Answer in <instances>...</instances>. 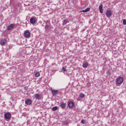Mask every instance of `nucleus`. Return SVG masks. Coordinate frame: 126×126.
I'll use <instances>...</instances> for the list:
<instances>
[{"mask_svg": "<svg viewBox=\"0 0 126 126\" xmlns=\"http://www.w3.org/2000/svg\"><path fill=\"white\" fill-rule=\"evenodd\" d=\"M25 102L27 104L30 105L31 104L32 101L31 99H28L25 101Z\"/></svg>", "mask_w": 126, "mask_h": 126, "instance_id": "8", "label": "nucleus"}, {"mask_svg": "<svg viewBox=\"0 0 126 126\" xmlns=\"http://www.w3.org/2000/svg\"><path fill=\"white\" fill-rule=\"evenodd\" d=\"M24 35L26 38H28L30 36V32L28 30H26L25 31Z\"/></svg>", "mask_w": 126, "mask_h": 126, "instance_id": "2", "label": "nucleus"}, {"mask_svg": "<svg viewBox=\"0 0 126 126\" xmlns=\"http://www.w3.org/2000/svg\"><path fill=\"white\" fill-rule=\"evenodd\" d=\"M81 123L82 124H84L85 123V120H82L81 121Z\"/></svg>", "mask_w": 126, "mask_h": 126, "instance_id": "22", "label": "nucleus"}, {"mask_svg": "<svg viewBox=\"0 0 126 126\" xmlns=\"http://www.w3.org/2000/svg\"><path fill=\"white\" fill-rule=\"evenodd\" d=\"M15 26V25L14 24H11L9 26L7 27V29L8 30H9L12 29Z\"/></svg>", "mask_w": 126, "mask_h": 126, "instance_id": "11", "label": "nucleus"}, {"mask_svg": "<svg viewBox=\"0 0 126 126\" xmlns=\"http://www.w3.org/2000/svg\"><path fill=\"white\" fill-rule=\"evenodd\" d=\"M51 91L52 95L53 96L56 95L58 93V91L57 90H52Z\"/></svg>", "mask_w": 126, "mask_h": 126, "instance_id": "7", "label": "nucleus"}, {"mask_svg": "<svg viewBox=\"0 0 126 126\" xmlns=\"http://www.w3.org/2000/svg\"><path fill=\"white\" fill-rule=\"evenodd\" d=\"M6 43V40L5 39H3L0 42V44L1 46H3L5 45Z\"/></svg>", "mask_w": 126, "mask_h": 126, "instance_id": "6", "label": "nucleus"}, {"mask_svg": "<svg viewBox=\"0 0 126 126\" xmlns=\"http://www.w3.org/2000/svg\"><path fill=\"white\" fill-rule=\"evenodd\" d=\"M60 106L63 109L65 107V104L64 103L61 104Z\"/></svg>", "mask_w": 126, "mask_h": 126, "instance_id": "17", "label": "nucleus"}, {"mask_svg": "<svg viewBox=\"0 0 126 126\" xmlns=\"http://www.w3.org/2000/svg\"><path fill=\"white\" fill-rule=\"evenodd\" d=\"M90 10V8L88 7L85 10L81 11H80V12H86L89 11Z\"/></svg>", "mask_w": 126, "mask_h": 126, "instance_id": "14", "label": "nucleus"}, {"mask_svg": "<svg viewBox=\"0 0 126 126\" xmlns=\"http://www.w3.org/2000/svg\"><path fill=\"white\" fill-rule=\"evenodd\" d=\"M30 21L31 23L33 24L36 22V20L34 18L32 17L30 19Z\"/></svg>", "mask_w": 126, "mask_h": 126, "instance_id": "10", "label": "nucleus"}, {"mask_svg": "<svg viewBox=\"0 0 126 126\" xmlns=\"http://www.w3.org/2000/svg\"><path fill=\"white\" fill-rule=\"evenodd\" d=\"M34 96L36 99L39 100L40 98V96L39 94H37L35 95Z\"/></svg>", "mask_w": 126, "mask_h": 126, "instance_id": "12", "label": "nucleus"}, {"mask_svg": "<svg viewBox=\"0 0 126 126\" xmlns=\"http://www.w3.org/2000/svg\"><path fill=\"white\" fill-rule=\"evenodd\" d=\"M103 6L102 4H101L99 6V9L100 13H102L103 12L102 9Z\"/></svg>", "mask_w": 126, "mask_h": 126, "instance_id": "9", "label": "nucleus"}, {"mask_svg": "<svg viewBox=\"0 0 126 126\" xmlns=\"http://www.w3.org/2000/svg\"><path fill=\"white\" fill-rule=\"evenodd\" d=\"M68 107L70 108H72L74 106V103L71 101H69L68 103Z\"/></svg>", "mask_w": 126, "mask_h": 126, "instance_id": "3", "label": "nucleus"}, {"mask_svg": "<svg viewBox=\"0 0 126 126\" xmlns=\"http://www.w3.org/2000/svg\"><path fill=\"white\" fill-rule=\"evenodd\" d=\"M123 79L122 77H118L116 81V84H121L123 82Z\"/></svg>", "mask_w": 126, "mask_h": 126, "instance_id": "1", "label": "nucleus"}, {"mask_svg": "<svg viewBox=\"0 0 126 126\" xmlns=\"http://www.w3.org/2000/svg\"><path fill=\"white\" fill-rule=\"evenodd\" d=\"M48 23L47 21L46 22V25H45V29L46 30H47V29L49 28L50 27V25L48 23V24L47 23Z\"/></svg>", "mask_w": 126, "mask_h": 126, "instance_id": "13", "label": "nucleus"}, {"mask_svg": "<svg viewBox=\"0 0 126 126\" xmlns=\"http://www.w3.org/2000/svg\"><path fill=\"white\" fill-rule=\"evenodd\" d=\"M5 118L7 119H9L11 117L10 114L9 112H7L4 115Z\"/></svg>", "mask_w": 126, "mask_h": 126, "instance_id": "5", "label": "nucleus"}, {"mask_svg": "<svg viewBox=\"0 0 126 126\" xmlns=\"http://www.w3.org/2000/svg\"><path fill=\"white\" fill-rule=\"evenodd\" d=\"M106 14L107 16L109 17L112 15V13L110 10H108L107 11Z\"/></svg>", "mask_w": 126, "mask_h": 126, "instance_id": "4", "label": "nucleus"}, {"mask_svg": "<svg viewBox=\"0 0 126 126\" xmlns=\"http://www.w3.org/2000/svg\"><path fill=\"white\" fill-rule=\"evenodd\" d=\"M79 96L82 98H83L84 97V95L83 94L81 93L79 94Z\"/></svg>", "mask_w": 126, "mask_h": 126, "instance_id": "20", "label": "nucleus"}, {"mask_svg": "<svg viewBox=\"0 0 126 126\" xmlns=\"http://www.w3.org/2000/svg\"><path fill=\"white\" fill-rule=\"evenodd\" d=\"M108 74L110 75V71H108Z\"/></svg>", "mask_w": 126, "mask_h": 126, "instance_id": "24", "label": "nucleus"}, {"mask_svg": "<svg viewBox=\"0 0 126 126\" xmlns=\"http://www.w3.org/2000/svg\"><path fill=\"white\" fill-rule=\"evenodd\" d=\"M62 70H63L64 71H66V69L64 67H63L62 68Z\"/></svg>", "mask_w": 126, "mask_h": 126, "instance_id": "23", "label": "nucleus"}, {"mask_svg": "<svg viewBox=\"0 0 126 126\" xmlns=\"http://www.w3.org/2000/svg\"><path fill=\"white\" fill-rule=\"evenodd\" d=\"M88 63L86 62L83 63V67L84 68L87 67L88 65Z\"/></svg>", "mask_w": 126, "mask_h": 126, "instance_id": "15", "label": "nucleus"}, {"mask_svg": "<svg viewBox=\"0 0 126 126\" xmlns=\"http://www.w3.org/2000/svg\"><path fill=\"white\" fill-rule=\"evenodd\" d=\"M58 109V107L57 106H55L53 107V108H52V110L53 111H55L56 110Z\"/></svg>", "mask_w": 126, "mask_h": 126, "instance_id": "18", "label": "nucleus"}, {"mask_svg": "<svg viewBox=\"0 0 126 126\" xmlns=\"http://www.w3.org/2000/svg\"><path fill=\"white\" fill-rule=\"evenodd\" d=\"M123 24L124 25L126 24V20L125 19L123 20Z\"/></svg>", "mask_w": 126, "mask_h": 126, "instance_id": "21", "label": "nucleus"}, {"mask_svg": "<svg viewBox=\"0 0 126 126\" xmlns=\"http://www.w3.org/2000/svg\"><path fill=\"white\" fill-rule=\"evenodd\" d=\"M67 19H64L63 20L62 24L64 26L67 23Z\"/></svg>", "mask_w": 126, "mask_h": 126, "instance_id": "16", "label": "nucleus"}, {"mask_svg": "<svg viewBox=\"0 0 126 126\" xmlns=\"http://www.w3.org/2000/svg\"><path fill=\"white\" fill-rule=\"evenodd\" d=\"M40 75V74L39 72H36L35 74V76L36 77H38Z\"/></svg>", "mask_w": 126, "mask_h": 126, "instance_id": "19", "label": "nucleus"}]
</instances>
